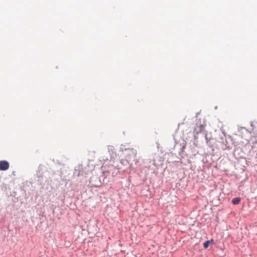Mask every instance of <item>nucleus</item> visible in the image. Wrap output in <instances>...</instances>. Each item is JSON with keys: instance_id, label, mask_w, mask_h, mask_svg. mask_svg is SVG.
I'll list each match as a JSON object with an SVG mask.
<instances>
[{"instance_id": "nucleus-1", "label": "nucleus", "mask_w": 257, "mask_h": 257, "mask_svg": "<svg viewBox=\"0 0 257 257\" xmlns=\"http://www.w3.org/2000/svg\"><path fill=\"white\" fill-rule=\"evenodd\" d=\"M10 165L7 161H0V170L6 171L9 168Z\"/></svg>"}, {"instance_id": "nucleus-2", "label": "nucleus", "mask_w": 257, "mask_h": 257, "mask_svg": "<svg viewBox=\"0 0 257 257\" xmlns=\"http://www.w3.org/2000/svg\"><path fill=\"white\" fill-rule=\"evenodd\" d=\"M204 130V126L203 125L200 124L195 128V131L196 132V134H198L199 133H201Z\"/></svg>"}, {"instance_id": "nucleus-3", "label": "nucleus", "mask_w": 257, "mask_h": 257, "mask_svg": "<svg viewBox=\"0 0 257 257\" xmlns=\"http://www.w3.org/2000/svg\"><path fill=\"white\" fill-rule=\"evenodd\" d=\"M241 199L240 197H235L232 199V203L234 205L238 204L240 202Z\"/></svg>"}, {"instance_id": "nucleus-4", "label": "nucleus", "mask_w": 257, "mask_h": 257, "mask_svg": "<svg viewBox=\"0 0 257 257\" xmlns=\"http://www.w3.org/2000/svg\"><path fill=\"white\" fill-rule=\"evenodd\" d=\"M209 242H210L209 240H207L205 242H204V243H203L204 247L205 248H207L208 247V246H209Z\"/></svg>"}]
</instances>
